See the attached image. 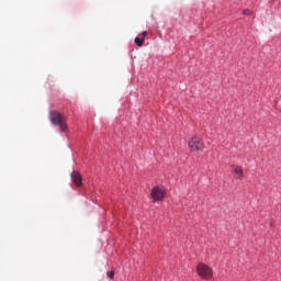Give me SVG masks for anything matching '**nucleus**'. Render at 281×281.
Returning a JSON list of instances; mask_svg holds the SVG:
<instances>
[{"instance_id":"nucleus-1","label":"nucleus","mask_w":281,"mask_h":281,"mask_svg":"<svg viewBox=\"0 0 281 281\" xmlns=\"http://www.w3.org/2000/svg\"><path fill=\"white\" fill-rule=\"evenodd\" d=\"M49 120L54 126H58L63 133H66L67 128V116L60 114L57 111H50Z\"/></svg>"},{"instance_id":"nucleus-2","label":"nucleus","mask_w":281,"mask_h":281,"mask_svg":"<svg viewBox=\"0 0 281 281\" xmlns=\"http://www.w3.org/2000/svg\"><path fill=\"white\" fill-rule=\"evenodd\" d=\"M196 273L202 280H212L214 278V270L205 263L198 265Z\"/></svg>"},{"instance_id":"nucleus-3","label":"nucleus","mask_w":281,"mask_h":281,"mask_svg":"<svg viewBox=\"0 0 281 281\" xmlns=\"http://www.w3.org/2000/svg\"><path fill=\"white\" fill-rule=\"evenodd\" d=\"M166 189L164 187H154L150 196L154 201H164L166 199Z\"/></svg>"},{"instance_id":"nucleus-4","label":"nucleus","mask_w":281,"mask_h":281,"mask_svg":"<svg viewBox=\"0 0 281 281\" xmlns=\"http://www.w3.org/2000/svg\"><path fill=\"white\" fill-rule=\"evenodd\" d=\"M189 148L191 153H194V150H203L205 146L203 145V140H201L198 136H193L191 140L189 142Z\"/></svg>"},{"instance_id":"nucleus-5","label":"nucleus","mask_w":281,"mask_h":281,"mask_svg":"<svg viewBox=\"0 0 281 281\" xmlns=\"http://www.w3.org/2000/svg\"><path fill=\"white\" fill-rule=\"evenodd\" d=\"M232 169H233V175H234L235 179H239V181H243V179L245 177V171L243 170V167H240L238 165H233Z\"/></svg>"},{"instance_id":"nucleus-6","label":"nucleus","mask_w":281,"mask_h":281,"mask_svg":"<svg viewBox=\"0 0 281 281\" xmlns=\"http://www.w3.org/2000/svg\"><path fill=\"white\" fill-rule=\"evenodd\" d=\"M71 181L75 183V186H82V176L78 171L71 172Z\"/></svg>"},{"instance_id":"nucleus-7","label":"nucleus","mask_w":281,"mask_h":281,"mask_svg":"<svg viewBox=\"0 0 281 281\" xmlns=\"http://www.w3.org/2000/svg\"><path fill=\"white\" fill-rule=\"evenodd\" d=\"M144 37H135L134 43L137 45V47H142L144 45Z\"/></svg>"},{"instance_id":"nucleus-8","label":"nucleus","mask_w":281,"mask_h":281,"mask_svg":"<svg viewBox=\"0 0 281 281\" xmlns=\"http://www.w3.org/2000/svg\"><path fill=\"white\" fill-rule=\"evenodd\" d=\"M108 278H111V280H113V278H115V272L114 271L108 272Z\"/></svg>"},{"instance_id":"nucleus-9","label":"nucleus","mask_w":281,"mask_h":281,"mask_svg":"<svg viewBox=\"0 0 281 281\" xmlns=\"http://www.w3.org/2000/svg\"><path fill=\"white\" fill-rule=\"evenodd\" d=\"M246 16H249L251 14V11L249 9L244 10L243 12Z\"/></svg>"},{"instance_id":"nucleus-10","label":"nucleus","mask_w":281,"mask_h":281,"mask_svg":"<svg viewBox=\"0 0 281 281\" xmlns=\"http://www.w3.org/2000/svg\"><path fill=\"white\" fill-rule=\"evenodd\" d=\"M140 38H145V37H147L148 36V32H146V31H144L142 34H140Z\"/></svg>"}]
</instances>
